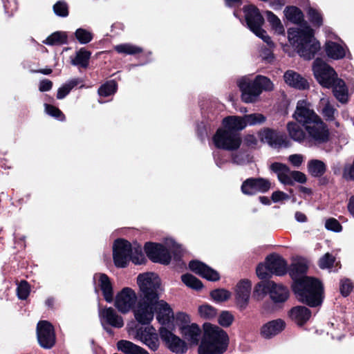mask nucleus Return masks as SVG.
<instances>
[{
    "label": "nucleus",
    "instance_id": "obj_1",
    "mask_svg": "<svg viewBox=\"0 0 354 354\" xmlns=\"http://www.w3.org/2000/svg\"><path fill=\"white\" fill-rule=\"evenodd\" d=\"M308 268L307 260L298 259L292 265L290 274L295 281L293 290L297 299L315 307L322 303V286L317 279L303 275Z\"/></svg>",
    "mask_w": 354,
    "mask_h": 354
},
{
    "label": "nucleus",
    "instance_id": "obj_2",
    "mask_svg": "<svg viewBox=\"0 0 354 354\" xmlns=\"http://www.w3.org/2000/svg\"><path fill=\"white\" fill-rule=\"evenodd\" d=\"M288 38L298 54L305 59H312L320 49L319 42L314 37V30L307 24L290 28Z\"/></svg>",
    "mask_w": 354,
    "mask_h": 354
},
{
    "label": "nucleus",
    "instance_id": "obj_3",
    "mask_svg": "<svg viewBox=\"0 0 354 354\" xmlns=\"http://www.w3.org/2000/svg\"><path fill=\"white\" fill-rule=\"evenodd\" d=\"M203 335L198 346V354H223L229 344L227 333L219 326L206 322L203 325Z\"/></svg>",
    "mask_w": 354,
    "mask_h": 354
},
{
    "label": "nucleus",
    "instance_id": "obj_4",
    "mask_svg": "<svg viewBox=\"0 0 354 354\" xmlns=\"http://www.w3.org/2000/svg\"><path fill=\"white\" fill-rule=\"evenodd\" d=\"M113 262L118 268H125L130 261L136 265H142L146 262V259L140 245L132 246L125 240H116L113 247Z\"/></svg>",
    "mask_w": 354,
    "mask_h": 354
},
{
    "label": "nucleus",
    "instance_id": "obj_5",
    "mask_svg": "<svg viewBox=\"0 0 354 354\" xmlns=\"http://www.w3.org/2000/svg\"><path fill=\"white\" fill-rule=\"evenodd\" d=\"M242 95L241 98L245 103L255 102L263 91H270L274 89V84L265 76L258 75L254 80L243 77L238 82Z\"/></svg>",
    "mask_w": 354,
    "mask_h": 354
},
{
    "label": "nucleus",
    "instance_id": "obj_6",
    "mask_svg": "<svg viewBox=\"0 0 354 354\" xmlns=\"http://www.w3.org/2000/svg\"><path fill=\"white\" fill-rule=\"evenodd\" d=\"M180 248L181 246L172 239L167 238L165 240L164 245L156 243H147L145 245V251L152 261L168 264L171 261L169 252L174 253L180 252Z\"/></svg>",
    "mask_w": 354,
    "mask_h": 354
},
{
    "label": "nucleus",
    "instance_id": "obj_7",
    "mask_svg": "<svg viewBox=\"0 0 354 354\" xmlns=\"http://www.w3.org/2000/svg\"><path fill=\"white\" fill-rule=\"evenodd\" d=\"M127 331L130 337L140 342L150 350L156 351L158 349L160 341L153 326H140L134 322H131L127 325Z\"/></svg>",
    "mask_w": 354,
    "mask_h": 354
},
{
    "label": "nucleus",
    "instance_id": "obj_8",
    "mask_svg": "<svg viewBox=\"0 0 354 354\" xmlns=\"http://www.w3.org/2000/svg\"><path fill=\"white\" fill-rule=\"evenodd\" d=\"M243 12L250 29L267 44L273 46L270 37L261 28L264 23V19L260 14L259 9L253 5H248L244 6Z\"/></svg>",
    "mask_w": 354,
    "mask_h": 354
},
{
    "label": "nucleus",
    "instance_id": "obj_9",
    "mask_svg": "<svg viewBox=\"0 0 354 354\" xmlns=\"http://www.w3.org/2000/svg\"><path fill=\"white\" fill-rule=\"evenodd\" d=\"M155 297H140L133 309L135 319L142 325H148L153 319L156 313Z\"/></svg>",
    "mask_w": 354,
    "mask_h": 354
},
{
    "label": "nucleus",
    "instance_id": "obj_10",
    "mask_svg": "<svg viewBox=\"0 0 354 354\" xmlns=\"http://www.w3.org/2000/svg\"><path fill=\"white\" fill-rule=\"evenodd\" d=\"M137 284L140 292V297H147L155 299L160 298L158 290L160 287V279L153 272H145L138 274Z\"/></svg>",
    "mask_w": 354,
    "mask_h": 354
},
{
    "label": "nucleus",
    "instance_id": "obj_11",
    "mask_svg": "<svg viewBox=\"0 0 354 354\" xmlns=\"http://www.w3.org/2000/svg\"><path fill=\"white\" fill-rule=\"evenodd\" d=\"M270 169L274 172L280 183L286 185H292L295 182L304 183L306 181V175L299 171H292L285 164L274 162Z\"/></svg>",
    "mask_w": 354,
    "mask_h": 354
},
{
    "label": "nucleus",
    "instance_id": "obj_12",
    "mask_svg": "<svg viewBox=\"0 0 354 354\" xmlns=\"http://www.w3.org/2000/svg\"><path fill=\"white\" fill-rule=\"evenodd\" d=\"M213 142L217 148L236 150L240 147L241 140L237 133L222 127L216 131L213 136Z\"/></svg>",
    "mask_w": 354,
    "mask_h": 354
},
{
    "label": "nucleus",
    "instance_id": "obj_13",
    "mask_svg": "<svg viewBox=\"0 0 354 354\" xmlns=\"http://www.w3.org/2000/svg\"><path fill=\"white\" fill-rule=\"evenodd\" d=\"M138 299V295L133 289L125 287L116 293L113 301L120 313L127 314L133 310Z\"/></svg>",
    "mask_w": 354,
    "mask_h": 354
},
{
    "label": "nucleus",
    "instance_id": "obj_14",
    "mask_svg": "<svg viewBox=\"0 0 354 354\" xmlns=\"http://www.w3.org/2000/svg\"><path fill=\"white\" fill-rule=\"evenodd\" d=\"M308 138L315 145L326 143L329 140L330 133L327 125L319 117L308 122L304 127Z\"/></svg>",
    "mask_w": 354,
    "mask_h": 354
},
{
    "label": "nucleus",
    "instance_id": "obj_15",
    "mask_svg": "<svg viewBox=\"0 0 354 354\" xmlns=\"http://www.w3.org/2000/svg\"><path fill=\"white\" fill-rule=\"evenodd\" d=\"M313 71L317 81L326 88H330L333 81L337 77L335 70L321 59L315 60Z\"/></svg>",
    "mask_w": 354,
    "mask_h": 354
},
{
    "label": "nucleus",
    "instance_id": "obj_16",
    "mask_svg": "<svg viewBox=\"0 0 354 354\" xmlns=\"http://www.w3.org/2000/svg\"><path fill=\"white\" fill-rule=\"evenodd\" d=\"M159 334L166 346L171 352L176 354H185L187 351L188 346L186 342L165 327L160 328Z\"/></svg>",
    "mask_w": 354,
    "mask_h": 354
},
{
    "label": "nucleus",
    "instance_id": "obj_17",
    "mask_svg": "<svg viewBox=\"0 0 354 354\" xmlns=\"http://www.w3.org/2000/svg\"><path fill=\"white\" fill-rule=\"evenodd\" d=\"M37 337L39 345L44 348H50L55 343L54 328L47 321H41L37 324Z\"/></svg>",
    "mask_w": 354,
    "mask_h": 354
},
{
    "label": "nucleus",
    "instance_id": "obj_18",
    "mask_svg": "<svg viewBox=\"0 0 354 354\" xmlns=\"http://www.w3.org/2000/svg\"><path fill=\"white\" fill-rule=\"evenodd\" d=\"M293 118L305 127L308 122H313L319 116L310 108V104L306 100H301L297 102Z\"/></svg>",
    "mask_w": 354,
    "mask_h": 354
},
{
    "label": "nucleus",
    "instance_id": "obj_19",
    "mask_svg": "<svg viewBox=\"0 0 354 354\" xmlns=\"http://www.w3.org/2000/svg\"><path fill=\"white\" fill-rule=\"evenodd\" d=\"M252 283L249 280L240 281L235 288V300L239 310H245L250 300Z\"/></svg>",
    "mask_w": 354,
    "mask_h": 354
},
{
    "label": "nucleus",
    "instance_id": "obj_20",
    "mask_svg": "<svg viewBox=\"0 0 354 354\" xmlns=\"http://www.w3.org/2000/svg\"><path fill=\"white\" fill-rule=\"evenodd\" d=\"M270 183L268 180L257 178L245 180L241 186V191L244 194L253 195L258 192H266L270 188Z\"/></svg>",
    "mask_w": 354,
    "mask_h": 354
},
{
    "label": "nucleus",
    "instance_id": "obj_21",
    "mask_svg": "<svg viewBox=\"0 0 354 354\" xmlns=\"http://www.w3.org/2000/svg\"><path fill=\"white\" fill-rule=\"evenodd\" d=\"M261 142L267 143L272 147L287 146L286 137L269 128H263L258 132Z\"/></svg>",
    "mask_w": 354,
    "mask_h": 354
},
{
    "label": "nucleus",
    "instance_id": "obj_22",
    "mask_svg": "<svg viewBox=\"0 0 354 354\" xmlns=\"http://www.w3.org/2000/svg\"><path fill=\"white\" fill-rule=\"evenodd\" d=\"M156 319L162 325L169 326L174 320V312L171 306L159 298L156 304Z\"/></svg>",
    "mask_w": 354,
    "mask_h": 354
},
{
    "label": "nucleus",
    "instance_id": "obj_23",
    "mask_svg": "<svg viewBox=\"0 0 354 354\" xmlns=\"http://www.w3.org/2000/svg\"><path fill=\"white\" fill-rule=\"evenodd\" d=\"M180 333L187 346H196L201 338L202 331L198 324L192 323L180 328Z\"/></svg>",
    "mask_w": 354,
    "mask_h": 354
},
{
    "label": "nucleus",
    "instance_id": "obj_24",
    "mask_svg": "<svg viewBox=\"0 0 354 354\" xmlns=\"http://www.w3.org/2000/svg\"><path fill=\"white\" fill-rule=\"evenodd\" d=\"M189 267L192 271L207 280L217 281L220 278L216 270L199 261H190Z\"/></svg>",
    "mask_w": 354,
    "mask_h": 354
},
{
    "label": "nucleus",
    "instance_id": "obj_25",
    "mask_svg": "<svg viewBox=\"0 0 354 354\" xmlns=\"http://www.w3.org/2000/svg\"><path fill=\"white\" fill-rule=\"evenodd\" d=\"M99 317L102 324L106 323L115 328H122L124 326L123 318L111 307L100 309Z\"/></svg>",
    "mask_w": 354,
    "mask_h": 354
},
{
    "label": "nucleus",
    "instance_id": "obj_26",
    "mask_svg": "<svg viewBox=\"0 0 354 354\" xmlns=\"http://www.w3.org/2000/svg\"><path fill=\"white\" fill-rule=\"evenodd\" d=\"M267 290L270 299L275 303L284 302L288 298V290L281 284L272 281H267Z\"/></svg>",
    "mask_w": 354,
    "mask_h": 354
},
{
    "label": "nucleus",
    "instance_id": "obj_27",
    "mask_svg": "<svg viewBox=\"0 0 354 354\" xmlns=\"http://www.w3.org/2000/svg\"><path fill=\"white\" fill-rule=\"evenodd\" d=\"M286 327V323L281 319L272 320L263 324L260 329V335L265 339H270L278 335Z\"/></svg>",
    "mask_w": 354,
    "mask_h": 354
},
{
    "label": "nucleus",
    "instance_id": "obj_28",
    "mask_svg": "<svg viewBox=\"0 0 354 354\" xmlns=\"http://www.w3.org/2000/svg\"><path fill=\"white\" fill-rule=\"evenodd\" d=\"M94 279L97 281V285L103 293L104 299L111 303L113 300V292L109 278L104 274H96Z\"/></svg>",
    "mask_w": 354,
    "mask_h": 354
},
{
    "label": "nucleus",
    "instance_id": "obj_29",
    "mask_svg": "<svg viewBox=\"0 0 354 354\" xmlns=\"http://www.w3.org/2000/svg\"><path fill=\"white\" fill-rule=\"evenodd\" d=\"M271 274L283 275L287 271V263L285 260L278 255H271L266 259Z\"/></svg>",
    "mask_w": 354,
    "mask_h": 354
},
{
    "label": "nucleus",
    "instance_id": "obj_30",
    "mask_svg": "<svg viewBox=\"0 0 354 354\" xmlns=\"http://www.w3.org/2000/svg\"><path fill=\"white\" fill-rule=\"evenodd\" d=\"M283 78L288 85L298 89H306L309 86L306 79L292 70L287 71L284 73Z\"/></svg>",
    "mask_w": 354,
    "mask_h": 354
},
{
    "label": "nucleus",
    "instance_id": "obj_31",
    "mask_svg": "<svg viewBox=\"0 0 354 354\" xmlns=\"http://www.w3.org/2000/svg\"><path fill=\"white\" fill-rule=\"evenodd\" d=\"M222 126L230 131L235 132L246 127L244 116H227L223 120Z\"/></svg>",
    "mask_w": 354,
    "mask_h": 354
},
{
    "label": "nucleus",
    "instance_id": "obj_32",
    "mask_svg": "<svg viewBox=\"0 0 354 354\" xmlns=\"http://www.w3.org/2000/svg\"><path fill=\"white\" fill-rule=\"evenodd\" d=\"M335 97L342 103L348 100V90L344 80L337 77L333 82L332 86Z\"/></svg>",
    "mask_w": 354,
    "mask_h": 354
},
{
    "label": "nucleus",
    "instance_id": "obj_33",
    "mask_svg": "<svg viewBox=\"0 0 354 354\" xmlns=\"http://www.w3.org/2000/svg\"><path fill=\"white\" fill-rule=\"evenodd\" d=\"M117 348L124 354H149L145 348L127 340L118 341Z\"/></svg>",
    "mask_w": 354,
    "mask_h": 354
},
{
    "label": "nucleus",
    "instance_id": "obj_34",
    "mask_svg": "<svg viewBox=\"0 0 354 354\" xmlns=\"http://www.w3.org/2000/svg\"><path fill=\"white\" fill-rule=\"evenodd\" d=\"M310 311L304 306L292 308L290 313V317L299 325L304 324L310 317Z\"/></svg>",
    "mask_w": 354,
    "mask_h": 354
},
{
    "label": "nucleus",
    "instance_id": "obj_35",
    "mask_svg": "<svg viewBox=\"0 0 354 354\" xmlns=\"http://www.w3.org/2000/svg\"><path fill=\"white\" fill-rule=\"evenodd\" d=\"M326 53L331 59H340L345 57L346 48L337 43L328 41L326 44Z\"/></svg>",
    "mask_w": 354,
    "mask_h": 354
},
{
    "label": "nucleus",
    "instance_id": "obj_36",
    "mask_svg": "<svg viewBox=\"0 0 354 354\" xmlns=\"http://www.w3.org/2000/svg\"><path fill=\"white\" fill-rule=\"evenodd\" d=\"M286 18L293 24H300L304 21V14L297 7L290 6L285 8L283 10Z\"/></svg>",
    "mask_w": 354,
    "mask_h": 354
},
{
    "label": "nucleus",
    "instance_id": "obj_37",
    "mask_svg": "<svg viewBox=\"0 0 354 354\" xmlns=\"http://www.w3.org/2000/svg\"><path fill=\"white\" fill-rule=\"evenodd\" d=\"M198 315L203 319L212 320L217 317V309L208 304H203L198 307Z\"/></svg>",
    "mask_w": 354,
    "mask_h": 354
},
{
    "label": "nucleus",
    "instance_id": "obj_38",
    "mask_svg": "<svg viewBox=\"0 0 354 354\" xmlns=\"http://www.w3.org/2000/svg\"><path fill=\"white\" fill-rule=\"evenodd\" d=\"M308 171L315 177L322 176L326 171V165L322 160H310L308 162Z\"/></svg>",
    "mask_w": 354,
    "mask_h": 354
},
{
    "label": "nucleus",
    "instance_id": "obj_39",
    "mask_svg": "<svg viewBox=\"0 0 354 354\" xmlns=\"http://www.w3.org/2000/svg\"><path fill=\"white\" fill-rule=\"evenodd\" d=\"M287 130L290 137L295 141L301 142L306 137V134L304 131L295 122H288L287 124Z\"/></svg>",
    "mask_w": 354,
    "mask_h": 354
},
{
    "label": "nucleus",
    "instance_id": "obj_40",
    "mask_svg": "<svg viewBox=\"0 0 354 354\" xmlns=\"http://www.w3.org/2000/svg\"><path fill=\"white\" fill-rule=\"evenodd\" d=\"M266 16L267 17V20L270 24L272 28L274 30V31L279 35H283L284 34L285 29L284 27L279 19V18L275 15L271 11H266Z\"/></svg>",
    "mask_w": 354,
    "mask_h": 354
},
{
    "label": "nucleus",
    "instance_id": "obj_41",
    "mask_svg": "<svg viewBox=\"0 0 354 354\" xmlns=\"http://www.w3.org/2000/svg\"><path fill=\"white\" fill-rule=\"evenodd\" d=\"M67 36L63 32H55L49 35L43 42L46 45H62L66 43Z\"/></svg>",
    "mask_w": 354,
    "mask_h": 354
},
{
    "label": "nucleus",
    "instance_id": "obj_42",
    "mask_svg": "<svg viewBox=\"0 0 354 354\" xmlns=\"http://www.w3.org/2000/svg\"><path fill=\"white\" fill-rule=\"evenodd\" d=\"M91 56V53L84 48L80 49L76 53V56L71 60V63L75 66H81L86 67Z\"/></svg>",
    "mask_w": 354,
    "mask_h": 354
},
{
    "label": "nucleus",
    "instance_id": "obj_43",
    "mask_svg": "<svg viewBox=\"0 0 354 354\" xmlns=\"http://www.w3.org/2000/svg\"><path fill=\"white\" fill-rule=\"evenodd\" d=\"M182 281L189 288L200 290L203 288L201 281L196 277L190 274H185L181 277Z\"/></svg>",
    "mask_w": 354,
    "mask_h": 354
},
{
    "label": "nucleus",
    "instance_id": "obj_44",
    "mask_svg": "<svg viewBox=\"0 0 354 354\" xmlns=\"http://www.w3.org/2000/svg\"><path fill=\"white\" fill-rule=\"evenodd\" d=\"M337 266L336 258L330 253L326 252L318 261V266L321 269H330L334 265Z\"/></svg>",
    "mask_w": 354,
    "mask_h": 354
},
{
    "label": "nucleus",
    "instance_id": "obj_45",
    "mask_svg": "<svg viewBox=\"0 0 354 354\" xmlns=\"http://www.w3.org/2000/svg\"><path fill=\"white\" fill-rule=\"evenodd\" d=\"M234 319V315L232 312L223 310L218 315L217 322L222 327L228 328L233 324Z\"/></svg>",
    "mask_w": 354,
    "mask_h": 354
},
{
    "label": "nucleus",
    "instance_id": "obj_46",
    "mask_svg": "<svg viewBox=\"0 0 354 354\" xmlns=\"http://www.w3.org/2000/svg\"><path fill=\"white\" fill-rule=\"evenodd\" d=\"M231 296V292L223 288L215 289L210 292L211 298L217 303L225 302L227 301Z\"/></svg>",
    "mask_w": 354,
    "mask_h": 354
},
{
    "label": "nucleus",
    "instance_id": "obj_47",
    "mask_svg": "<svg viewBox=\"0 0 354 354\" xmlns=\"http://www.w3.org/2000/svg\"><path fill=\"white\" fill-rule=\"evenodd\" d=\"M319 106L322 108L324 116L327 120H333L335 118V110L330 104L328 98H322Z\"/></svg>",
    "mask_w": 354,
    "mask_h": 354
},
{
    "label": "nucleus",
    "instance_id": "obj_48",
    "mask_svg": "<svg viewBox=\"0 0 354 354\" xmlns=\"http://www.w3.org/2000/svg\"><path fill=\"white\" fill-rule=\"evenodd\" d=\"M245 122L247 126L260 125L266 122V117L259 113H251L244 115Z\"/></svg>",
    "mask_w": 354,
    "mask_h": 354
},
{
    "label": "nucleus",
    "instance_id": "obj_49",
    "mask_svg": "<svg viewBox=\"0 0 354 354\" xmlns=\"http://www.w3.org/2000/svg\"><path fill=\"white\" fill-rule=\"evenodd\" d=\"M118 53L134 55L142 51V48L131 44H122L114 47Z\"/></svg>",
    "mask_w": 354,
    "mask_h": 354
},
{
    "label": "nucleus",
    "instance_id": "obj_50",
    "mask_svg": "<svg viewBox=\"0 0 354 354\" xmlns=\"http://www.w3.org/2000/svg\"><path fill=\"white\" fill-rule=\"evenodd\" d=\"M77 83L78 81L77 80H73L59 87L57 93V99L61 100L65 97L70 93L71 89L77 84Z\"/></svg>",
    "mask_w": 354,
    "mask_h": 354
},
{
    "label": "nucleus",
    "instance_id": "obj_51",
    "mask_svg": "<svg viewBox=\"0 0 354 354\" xmlns=\"http://www.w3.org/2000/svg\"><path fill=\"white\" fill-rule=\"evenodd\" d=\"M117 89V84L115 81H109L102 85L98 90V93L101 96H109L113 94Z\"/></svg>",
    "mask_w": 354,
    "mask_h": 354
},
{
    "label": "nucleus",
    "instance_id": "obj_52",
    "mask_svg": "<svg viewBox=\"0 0 354 354\" xmlns=\"http://www.w3.org/2000/svg\"><path fill=\"white\" fill-rule=\"evenodd\" d=\"M307 14L310 21L317 26H320L322 24V16L321 13L316 8L308 7L307 9Z\"/></svg>",
    "mask_w": 354,
    "mask_h": 354
},
{
    "label": "nucleus",
    "instance_id": "obj_53",
    "mask_svg": "<svg viewBox=\"0 0 354 354\" xmlns=\"http://www.w3.org/2000/svg\"><path fill=\"white\" fill-rule=\"evenodd\" d=\"M174 320L176 325L178 326L179 330L183 326H189L191 324V317L186 313L178 312L174 316Z\"/></svg>",
    "mask_w": 354,
    "mask_h": 354
},
{
    "label": "nucleus",
    "instance_id": "obj_54",
    "mask_svg": "<svg viewBox=\"0 0 354 354\" xmlns=\"http://www.w3.org/2000/svg\"><path fill=\"white\" fill-rule=\"evenodd\" d=\"M75 37L79 42L82 44L88 43L93 38L92 34L83 28H78L75 31Z\"/></svg>",
    "mask_w": 354,
    "mask_h": 354
},
{
    "label": "nucleus",
    "instance_id": "obj_55",
    "mask_svg": "<svg viewBox=\"0 0 354 354\" xmlns=\"http://www.w3.org/2000/svg\"><path fill=\"white\" fill-rule=\"evenodd\" d=\"M266 293H268L267 282L259 283L254 288L253 297L257 300H261L263 298Z\"/></svg>",
    "mask_w": 354,
    "mask_h": 354
},
{
    "label": "nucleus",
    "instance_id": "obj_56",
    "mask_svg": "<svg viewBox=\"0 0 354 354\" xmlns=\"http://www.w3.org/2000/svg\"><path fill=\"white\" fill-rule=\"evenodd\" d=\"M54 12L59 17H66L68 15L67 4L62 1L57 2L53 6Z\"/></svg>",
    "mask_w": 354,
    "mask_h": 354
},
{
    "label": "nucleus",
    "instance_id": "obj_57",
    "mask_svg": "<svg viewBox=\"0 0 354 354\" xmlns=\"http://www.w3.org/2000/svg\"><path fill=\"white\" fill-rule=\"evenodd\" d=\"M30 293V286L26 281H21L17 287V295L21 299H26Z\"/></svg>",
    "mask_w": 354,
    "mask_h": 354
},
{
    "label": "nucleus",
    "instance_id": "obj_58",
    "mask_svg": "<svg viewBox=\"0 0 354 354\" xmlns=\"http://www.w3.org/2000/svg\"><path fill=\"white\" fill-rule=\"evenodd\" d=\"M256 272L258 277L261 279L269 277L271 274L269 269V265L267 264L266 262L265 264L260 263L256 269Z\"/></svg>",
    "mask_w": 354,
    "mask_h": 354
},
{
    "label": "nucleus",
    "instance_id": "obj_59",
    "mask_svg": "<svg viewBox=\"0 0 354 354\" xmlns=\"http://www.w3.org/2000/svg\"><path fill=\"white\" fill-rule=\"evenodd\" d=\"M325 227L328 230L339 232L342 230L341 224L335 218H331L326 221Z\"/></svg>",
    "mask_w": 354,
    "mask_h": 354
},
{
    "label": "nucleus",
    "instance_id": "obj_60",
    "mask_svg": "<svg viewBox=\"0 0 354 354\" xmlns=\"http://www.w3.org/2000/svg\"><path fill=\"white\" fill-rule=\"evenodd\" d=\"M45 110L46 112L51 116L58 118L60 120H63L64 119V116L61 111L55 106L46 104Z\"/></svg>",
    "mask_w": 354,
    "mask_h": 354
},
{
    "label": "nucleus",
    "instance_id": "obj_61",
    "mask_svg": "<svg viewBox=\"0 0 354 354\" xmlns=\"http://www.w3.org/2000/svg\"><path fill=\"white\" fill-rule=\"evenodd\" d=\"M288 162L295 167H299L304 161V156L299 153L292 154L288 158Z\"/></svg>",
    "mask_w": 354,
    "mask_h": 354
},
{
    "label": "nucleus",
    "instance_id": "obj_62",
    "mask_svg": "<svg viewBox=\"0 0 354 354\" xmlns=\"http://www.w3.org/2000/svg\"><path fill=\"white\" fill-rule=\"evenodd\" d=\"M353 289L352 283L348 279H344L340 283V291L344 296H347Z\"/></svg>",
    "mask_w": 354,
    "mask_h": 354
},
{
    "label": "nucleus",
    "instance_id": "obj_63",
    "mask_svg": "<svg viewBox=\"0 0 354 354\" xmlns=\"http://www.w3.org/2000/svg\"><path fill=\"white\" fill-rule=\"evenodd\" d=\"M288 198H289V196L286 193L281 192V191L274 192L272 194V200L274 203L288 200Z\"/></svg>",
    "mask_w": 354,
    "mask_h": 354
},
{
    "label": "nucleus",
    "instance_id": "obj_64",
    "mask_svg": "<svg viewBox=\"0 0 354 354\" xmlns=\"http://www.w3.org/2000/svg\"><path fill=\"white\" fill-rule=\"evenodd\" d=\"M53 87V82L49 80H43L39 82V90L41 92L50 91Z\"/></svg>",
    "mask_w": 354,
    "mask_h": 354
}]
</instances>
